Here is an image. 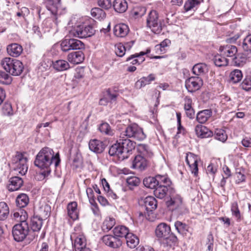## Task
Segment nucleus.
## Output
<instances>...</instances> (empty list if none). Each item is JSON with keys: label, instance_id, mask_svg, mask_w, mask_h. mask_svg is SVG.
I'll return each instance as SVG.
<instances>
[{"label": "nucleus", "instance_id": "0e129e2a", "mask_svg": "<svg viewBox=\"0 0 251 251\" xmlns=\"http://www.w3.org/2000/svg\"><path fill=\"white\" fill-rule=\"evenodd\" d=\"M146 12V8L144 7L141 8H137L133 10L132 14L133 16L136 18L143 16Z\"/></svg>", "mask_w": 251, "mask_h": 251}, {"label": "nucleus", "instance_id": "603ef678", "mask_svg": "<svg viewBox=\"0 0 251 251\" xmlns=\"http://www.w3.org/2000/svg\"><path fill=\"white\" fill-rule=\"evenodd\" d=\"M71 50H80L84 48V44L80 40L75 39H70Z\"/></svg>", "mask_w": 251, "mask_h": 251}, {"label": "nucleus", "instance_id": "f8f14e48", "mask_svg": "<svg viewBox=\"0 0 251 251\" xmlns=\"http://www.w3.org/2000/svg\"><path fill=\"white\" fill-rule=\"evenodd\" d=\"M199 159L197 155L193 153L188 152L186 156V162L188 165L192 174L197 176L198 174V161Z\"/></svg>", "mask_w": 251, "mask_h": 251}, {"label": "nucleus", "instance_id": "9d476101", "mask_svg": "<svg viewBox=\"0 0 251 251\" xmlns=\"http://www.w3.org/2000/svg\"><path fill=\"white\" fill-rule=\"evenodd\" d=\"M203 85V80L199 76H191L185 80V87L189 92L199 90Z\"/></svg>", "mask_w": 251, "mask_h": 251}, {"label": "nucleus", "instance_id": "b1692460", "mask_svg": "<svg viewBox=\"0 0 251 251\" xmlns=\"http://www.w3.org/2000/svg\"><path fill=\"white\" fill-rule=\"evenodd\" d=\"M115 11L119 13H123L127 9V2L126 0H115L113 4Z\"/></svg>", "mask_w": 251, "mask_h": 251}, {"label": "nucleus", "instance_id": "6e6552de", "mask_svg": "<svg viewBox=\"0 0 251 251\" xmlns=\"http://www.w3.org/2000/svg\"><path fill=\"white\" fill-rule=\"evenodd\" d=\"M147 26L155 34H159L162 30L161 21L156 11L151 10L147 18Z\"/></svg>", "mask_w": 251, "mask_h": 251}, {"label": "nucleus", "instance_id": "f257e3e1", "mask_svg": "<svg viewBox=\"0 0 251 251\" xmlns=\"http://www.w3.org/2000/svg\"><path fill=\"white\" fill-rule=\"evenodd\" d=\"M59 154L57 153L54 155V152L51 149L48 147L43 148L37 154L34 161L36 166L41 169H46L41 174L44 176H48L51 172L50 166L54 163L56 168L60 163Z\"/></svg>", "mask_w": 251, "mask_h": 251}, {"label": "nucleus", "instance_id": "2f4dec72", "mask_svg": "<svg viewBox=\"0 0 251 251\" xmlns=\"http://www.w3.org/2000/svg\"><path fill=\"white\" fill-rule=\"evenodd\" d=\"M113 233L114 236L118 237H125L129 233V230L127 227L124 226H116L113 229Z\"/></svg>", "mask_w": 251, "mask_h": 251}, {"label": "nucleus", "instance_id": "2eb2a0df", "mask_svg": "<svg viewBox=\"0 0 251 251\" xmlns=\"http://www.w3.org/2000/svg\"><path fill=\"white\" fill-rule=\"evenodd\" d=\"M24 181L19 176L11 177L9 180L8 189L10 191H14L19 190L23 185Z\"/></svg>", "mask_w": 251, "mask_h": 251}, {"label": "nucleus", "instance_id": "864d4df0", "mask_svg": "<svg viewBox=\"0 0 251 251\" xmlns=\"http://www.w3.org/2000/svg\"><path fill=\"white\" fill-rule=\"evenodd\" d=\"M12 82V77L3 71H0V83L8 85Z\"/></svg>", "mask_w": 251, "mask_h": 251}, {"label": "nucleus", "instance_id": "c03bdc74", "mask_svg": "<svg viewBox=\"0 0 251 251\" xmlns=\"http://www.w3.org/2000/svg\"><path fill=\"white\" fill-rule=\"evenodd\" d=\"M137 150L139 152L146 157H151L153 155L152 152L150 150L149 147L145 144H139Z\"/></svg>", "mask_w": 251, "mask_h": 251}, {"label": "nucleus", "instance_id": "49530a36", "mask_svg": "<svg viewBox=\"0 0 251 251\" xmlns=\"http://www.w3.org/2000/svg\"><path fill=\"white\" fill-rule=\"evenodd\" d=\"M143 184L145 186L151 189H155L157 186L155 176L145 178L143 180Z\"/></svg>", "mask_w": 251, "mask_h": 251}, {"label": "nucleus", "instance_id": "de8ad7c7", "mask_svg": "<svg viewBox=\"0 0 251 251\" xmlns=\"http://www.w3.org/2000/svg\"><path fill=\"white\" fill-rule=\"evenodd\" d=\"M150 51V50H147V52L141 51L139 53H135L131 55L127 58L126 61H130L132 59L137 58L138 61V65H139L145 61V58L143 56L149 53Z\"/></svg>", "mask_w": 251, "mask_h": 251}, {"label": "nucleus", "instance_id": "09e8293b", "mask_svg": "<svg viewBox=\"0 0 251 251\" xmlns=\"http://www.w3.org/2000/svg\"><path fill=\"white\" fill-rule=\"evenodd\" d=\"M175 226L177 232L181 234H186L188 231V226L181 222L176 221L175 222Z\"/></svg>", "mask_w": 251, "mask_h": 251}, {"label": "nucleus", "instance_id": "4468645a", "mask_svg": "<svg viewBox=\"0 0 251 251\" xmlns=\"http://www.w3.org/2000/svg\"><path fill=\"white\" fill-rule=\"evenodd\" d=\"M105 145L103 142L97 139H91L89 142V149L96 153H101L105 149Z\"/></svg>", "mask_w": 251, "mask_h": 251}, {"label": "nucleus", "instance_id": "dca6fc26", "mask_svg": "<svg viewBox=\"0 0 251 251\" xmlns=\"http://www.w3.org/2000/svg\"><path fill=\"white\" fill-rule=\"evenodd\" d=\"M147 165V160L141 155L136 156L132 162V168L138 169L140 171L145 170Z\"/></svg>", "mask_w": 251, "mask_h": 251}, {"label": "nucleus", "instance_id": "423d86ee", "mask_svg": "<svg viewBox=\"0 0 251 251\" xmlns=\"http://www.w3.org/2000/svg\"><path fill=\"white\" fill-rule=\"evenodd\" d=\"M96 30L92 25H81L73 27L69 32L70 37L87 38L94 35Z\"/></svg>", "mask_w": 251, "mask_h": 251}, {"label": "nucleus", "instance_id": "bb28decb", "mask_svg": "<svg viewBox=\"0 0 251 251\" xmlns=\"http://www.w3.org/2000/svg\"><path fill=\"white\" fill-rule=\"evenodd\" d=\"M9 54L13 57L19 56L23 51L22 47L18 44H12L7 48Z\"/></svg>", "mask_w": 251, "mask_h": 251}, {"label": "nucleus", "instance_id": "6ab92c4d", "mask_svg": "<svg viewBox=\"0 0 251 251\" xmlns=\"http://www.w3.org/2000/svg\"><path fill=\"white\" fill-rule=\"evenodd\" d=\"M195 132L198 137L201 138H208L213 135V132L206 126L198 125L195 127Z\"/></svg>", "mask_w": 251, "mask_h": 251}, {"label": "nucleus", "instance_id": "20e7f679", "mask_svg": "<svg viewBox=\"0 0 251 251\" xmlns=\"http://www.w3.org/2000/svg\"><path fill=\"white\" fill-rule=\"evenodd\" d=\"M121 138L130 140L133 138L139 141H142L146 138V135L143 129L136 124L128 125L124 130L120 131L118 135Z\"/></svg>", "mask_w": 251, "mask_h": 251}, {"label": "nucleus", "instance_id": "4d7b16f0", "mask_svg": "<svg viewBox=\"0 0 251 251\" xmlns=\"http://www.w3.org/2000/svg\"><path fill=\"white\" fill-rule=\"evenodd\" d=\"M235 175L236 177L235 182L236 183L239 184L245 181L246 176L244 175V171H241L240 169H237Z\"/></svg>", "mask_w": 251, "mask_h": 251}, {"label": "nucleus", "instance_id": "f3484780", "mask_svg": "<svg viewBox=\"0 0 251 251\" xmlns=\"http://www.w3.org/2000/svg\"><path fill=\"white\" fill-rule=\"evenodd\" d=\"M68 60L74 64L81 63L84 59V55L81 51L71 52L68 55Z\"/></svg>", "mask_w": 251, "mask_h": 251}, {"label": "nucleus", "instance_id": "aec40b11", "mask_svg": "<svg viewBox=\"0 0 251 251\" xmlns=\"http://www.w3.org/2000/svg\"><path fill=\"white\" fill-rule=\"evenodd\" d=\"M113 30L114 33L116 36L124 37L127 35L129 30L126 25L119 24L114 26Z\"/></svg>", "mask_w": 251, "mask_h": 251}, {"label": "nucleus", "instance_id": "6e6d98bb", "mask_svg": "<svg viewBox=\"0 0 251 251\" xmlns=\"http://www.w3.org/2000/svg\"><path fill=\"white\" fill-rule=\"evenodd\" d=\"M227 135L223 130H217L215 134V138L222 142H225L227 139Z\"/></svg>", "mask_w": 251, "mask_h": 251}, {"label": "nucleus", "instance_id": "5fc2aeb1", "mask_svg": "<svg viewBox=\"0 0 251 251\" xmlns=\"http://www.w3.org/2000/svg\"><path fill=\"white\" fill-rule=\"evenodd\" d=\"M115 53L119 57H123L126 51V48H125L124 44L122 43H119L115 45Z\"/></svg>", "mask_w": 251, "mask_h": 251}, {"label": "nucleus", "instance_id": "c85d7f7f", "mask_svg": "<svg viewBox=\"0 0 251 251\" xmlns=\"http://www.w3.org/2000/svg\"><path fill=\"white\" fill-rule=\"evenodd\" d=\"M77 206V203L75 201L69 203L67 206L68 216L74 220L78 218Z\"/></svg>", "mask_w": 251, "mask_h": 251}, {"label": "nucleus", "instance_id": "7c9ffc66", "mask_svg": "<svg viewBox=\"0 0 251 251\" xmlns=\"http://www.w3.org/2000/svg\"><path fill=\"white\" fill-rule=\"evenodd\" d=\"M125 238L127 246L131 249L135 248L139 243L137 236L132 233L129 232Z\"/></svg>", "mask_w": 251, "mask_h": 251}, {"label": "nucleus", "instance_id": "a211bd4d", "mask_svg": "<svg viewBox=\"0 0 251 251\" xmlns=\"http://www.w3.org/2000/svg\"><path fill=\"white\" fill-rule=\"evenodd\" d=\"M144 208L148 213L155 210L157 206V202L156 199L151 196L147 197L144 200Z\"/></svg>", "mask_w": 251, "mask_h": 251}, {"label": "nucleus", "instance_id": "052dcab7", "mask_svg": "<svg viewBox=\"0 0 251 251\" xmlns=\"http://www.w3.org/2000/svg\"><path fill=\"white\" fill-rule=\"evenodd\" d=\"M240 87L247 91L251 89V79L246 78L240 84Z\"/></svg>", "mask_w": 251, "mask_h": 251}, {"label": "nucleus", "instance_id": "c9c22d12", "mask_svg": "<svg viewBox=\"0 0 251 251\" xmlns=\"http://www.w3.org/2000/svg\"><path fill=\"white\" fill-rule=\"evenodd\" d=\"M50 207L48 204L42 205L38 210V217L42 219H47L50 214Z\"/></svg>", "mask_w": 251, "mask_h": 251}, {"label": "nucleus", "instance_id": "9b49d317", "mask_svg": "<svg viewBox=\"0 0 251 251\" xmlns=\"http://www.w3.org/2000/svg\"><path fill=\"white\" fill-rule=\"evenodd\" d=\"M166 204L170 210H176L182 205V199L179 195L173 193L170 194L169 198H167Z\"/></svg>", "mask_w": 251, "mask_h": 251}, {"label": "nucleus", "instance_id": "473e14b6", "mask_svg": "<svg viewBox=\"0 0 251 251\" xmlns=\"http://www.w3.org/2000/svg\"><path fill=\"white\" fill-rule=\"evenodd\" d=\"M43 219L38 216H33L31 219L30 226L34 232L39 231L42 226Z\"/></svg>", "mask_w": 251, "mask_h": 251}, {"label": "nucleus", "instance_id": "680f3d73", "mask_svg": "<svg viewBox=\"0 0 251 251\" xmlns=\"http://www.w3.org/2000/svg\"><path fill=\"white\" fill-rule=\"evenodd\" d=\"M246 58L241 55H237L233 58L235 64L237 66H243L246 62Z\"/></svg>", "mask_w": 251, "mask_h": 251}, {"label": "nucleus", "instance_id": "0eeeda50", "mask_svg": "<svg viewBox=\"0 0 251 251\" xmlns=\"http://www.w3.org/2000/svg\"><path fill=\"white\" fill-rule=\"evenodd\" d=\"M27 158L21 153L17 152L13 157L11 161L12 166L17 174L25 175L28 169Z\"/></svg>", "mask_w": 251, "mask_h": 251}, {"label": "nucleus", "instance_id": "ea45409f", "mask_svg": "<svg viewBox=\"0 0 251 251\" xmlns=\"http://www.w3.org/2000/svg\"><path fill=\"white\" fill-rule=\"evenodd\" d=\"M157 186H170L172 183L167 176L158 175L155 176Z\"/></svg>", "mask_w": 251, "mask_h": 251}, {"label": "nucleus", "instance_id": "a18cd8bd", "mask_svg": "<svg viewBox=\"0 0 251 251\" xmlns=\"http://www.w3.org/2000/svg\"><path fill=\"white\" fill-rule=\"evenodd\" d=\"M99 129L100 132L105 135L112 136L114 134V131L111 129L109 125L106 123L101 124Z\"/></svg>", "mask_w": 251, "mask_h": 251}, {"label": "nucleus", "instance_id": "3c124183", "mask_svg": "<svg viewBox=\"0 0 251 251\" xmlns=\"http://www.w3.org/2000/svg\"><path fill=\"white\" fill-rule=\"evenodd\" d=\"M115 224V221L114 218L110 217L106 218L103 223L102 229L104 231H108L114 226Z\"/></svg>", "mask_w": 251, "mask_h": 251}, {"label": "nucleus", "instance_id": "a878e982", "mask_svg": "<svg viewBox=\"0 0 251 251\" xmlns=\"http://www.w3.org/2000/svg\"><path fill=\"white\" fill-rule=\"evenodd\" d=\"M220 51L223 55L227 57H233L237 52V48L232 45H226L221 47Z\"/></svg>", "mask_w": 251, "mask_h": 251}, {"label": "nucleus", "instance_id": "1a4fd4ad", "mask_svg": "<svg viewBox=\"0 0 251 251\" xmlns=\"http://www.w3.org/2000/svg\"><path fill=\"white\" fill-rule=\"evenodd\" d=\"M29 226L25 223L15 225L12 228V235L15 241L22 242L29 233Z\"/></svg>", "mask_w": 251, "mask_h": 251}, {"label": "nucleus", "instance_id": "f03ea898", "mask_svg": "<svg viewBox=\"0 0 251 251\" xmlns=\"http://www.w3.org/2000/svg\"><path fill=\"white\" fill-rule=\"evenodd\" d=\"M135 148V143L131 140L122 139L118 137L116 143L109 150L110 156H116L119 160L128 158V153Z\"/></svg>", "mask_w": 251, "mask_h": 251}, {"label": "nucleus", "instance_id": "412c9836", "mask_svg": "<svg viewBox=\"0 0 251 251\" xmlns=\"http://www.w3.org/2000/svg\"><path fill=\"white\" fill-rule=\"evenodd\" d=\"M231 215L237 222H240L243 219V216L239 208L237 201H233L230 204Z\"/></svg>", "mask_w": 251, "mask_h": 251}, {"label": "nucleus", "instance_id": "bf43d9fd", "mask_svg": "<svg viewBox=\"0 0 251 251\" xmlns=\"http://www.w3.org/2000/svg\"><path fill=\"white\" fill-rule=\"evenodd\" d=\"M60 47L63 52H67L71 50L70 39L63 40L61 43Z\"/></svg>", "mask_w": 251, "mask_h": 251}, {"label": "nucleus", "instance_id": "5701e85b", "mask_svg": "<svg viewBox=\"0 0 251 251\" xmlns=\"http://www.w3.org/2000/svg\"><path fill=\"white\" fill-rule=\"evenodd\" d=\"M155 79V75L151 74L147 76H144L136 81L135 86L137 89H141L147 85L150 84Z\"/></svg>", "mask_w": 251, "mask_h": 251}, {"label": "nucleus", "instance_id": "338daca9", "mask_svg": "<svg viewBox=\"0 0 251 251\" xmlns=\"http://www.w3.org/2000/svg\"><path fill=\"white\" fill-rule=\"evenodd\" d=\"M207 242L206 245L207 246V250L206 251H213V237L212 234L210 233L207 237Z\"/></svg>", "mask_w": 251, "mask_h": 251}, {"label": "nucleus", "instance_id": "79ce46f5", "mask_svg": "<svg viewBox=\"0 0 251 251\" xmlns=\"http://www.w3.org/2000/svg\"><path fill=\"white\" fill-rule=\"evenodd\" d=\"M91 14L93 17L99 20H102L106 17L105 12L98 7L92 8L91 10Z\"/></svg>", "mask_w": 251, "mask_h": 251}, {"label": "nucleus", "instance_id": "4be33fe9", "mask_svg": "<svg viewBox=\"0 0 251 251\" xmlns=\"http://www.w3.org/2000/svg\"><path fill=\"white\" fill-rule=\"evenodd\" d=\"M46 3L49 10L53 14H57L58 10L61 7V0H46Z\"/></svg>", "mask_w": 251, "mask_h": 251}, {"label": "nucleus", "instance_id": "13d9d810", "mask_svg": "<svg viewBox=\"0 0 251 251\" xmlns=\"http://www.w3.org/2000/svg\"><path fill=\"white\" fill-rule=\"evenodd\" d=\"M2 113L4 115H11L12 114V106L9 103H5L2 108Z\"/></svg>", "mask_w": 251, "mask_h": 251}, {"label": "nucleus", "instance_id": "e2e57ef3", "mask_svg": "<svg viewBox=\"0 0 251 251\" xmlns=\"http://www.w3.org/2000/svg\"><path fill=\"white\" fill-rule=\"evenodd\" d=\"M98 3L100 7L105 9H108L112 6L111 0H98Z\"/></svg>", "mask_w": 251, "mask_h": 251}, {"label": "nucleus", "instance_id": "8fccbe9b", "mask_svg": "<svg viewBox=\"0 0 251 251\" xmlns=\"http://www.w3.org/2000/svg\"><path fill=\"white\" fill-rule=\"evenodd\" d=\"M242 47L244 51L251 52V34L247 35L244 39Z\"/></svg>", "mask_w": 251, "mask_h": 251}, {"label": "nucleus", "instance_id": "f704fd0d", "mask_svg": "<svg viewBox=\"0 0 251 251\" xmlns=\"http://www.w3.org/2000/svg\"><path fill=\"white\" fill-rule=\"evenodd\" d=\"M200 4V1L198 0H187L185 1L183 7L185 12L195 11Z\"/></svg>", "mask_w": 251, "mask_h": 251}, {"label": "nucleus", "instance_id": "58836bf2", "mask_svg": "<svg viewBox=\"0 0 251 251\" xmlns=\"http://www.w3.org/2000/svg\"><path fill=\"white\" fill-rule=\"evenodd\" d=\"M243 77V74L240 70L236 69L232 71L229 75L230 82L233 83L239 82Z\"/></svg>", "mask_w": 251, "mask_h": 251}, {"label": "nucleus", "instance_id": "c756f323", "mask_svg": "<svg viewBox=\"0 0 251 251\" xmlns=\"http://www.w3.org/2000/svg\"><path fill=\"white\" fill-rule=\"evenodd\" d=\"M192 71L197 75H201L208 72V68L204 63H198L193 66Z\"/></svg>", "mask_w": 251, "mask_h": 251}, {"label": "nucleus", "instance_id": "72a5a7b5", "mask_svg": "<svg viewBox=\"0 0 251 251\" xmlns=\"http://www.w3.org/2000/svg\"><path fill=\"white\" fill-rule=\"evenodd\" d=\"M16 205L20 208H23L27 206L29 203L28 196L25 193H21L18 195L16 200Z\"/></svg>", "mask_w": 251, "mask_h": 251}, {"label": "nucleus", "instance_id": "ddd939ff", "mask_svg": "<svg viewBox=\"0 0 251 251\" xmlns=\"http://www.w3.org/2000/svg\"><path fill=\"white\" fill-rule=\"evenodd\" d=\"M102 242L112 248H117L122 245V242L118 238L111 235H106L102 237Z\"/></svg>", "mask_w": 251, "mask_h": 251}, {"label": "nucleus", "instance_id": "69168bd1", "mask_svg": "<svg viewBox=\"0 0 251 251\" xmlns=\"http://www.w3.org/2000/svg\"><path fill=\"white\" fill-rule=\"evenodd\" d=\"M127 184L130 186H138L140 182V179L135 176H131L126 179Z\"/></svg>", "mask_w": 251, "mask_h": 251}, {"label": "nucleus", "instance_id": "39448f33", "mask_svg": "<svg viewBox=\"0 0 251 251\" xmlns=\"http://www.w3.org/2000/svg\"><path fill=\"white\" fill-rule=\"evenodd\" d=\"M0 64L7 73L14 76L20 75L24 68L23 63L21 61L10 57L2 59Z\"/></svg>", "mask_w": 251, "mask_h": 251}, {"label": "nucleus", "instance_id": "774afa93", "mask_svg": "<svg viewBox=\"0 0 251 251\" xmlns=\"http://www.w3.org/2000/svg\"><path fill=\"white\" fill-rule=\"evenodd\" d=\"M84 76L83 70L81 69H78L76 70V72L75 74L73 81L78 82V80L82 78Z\"/></svg>", "mask_w": 251, "mask_h": 251}, {"label": "nucleus", "instance_id": "e433bc0d", "mask_svg": "<svg viewBox=\"0 0 251 251\" xmlns=\"http://www.w3.org/2000/svg\"><path fill=\"white\" fill-rule=\"evenodd\" d=\"M74 248L75 251L86 248V241L83 235H79L75 238L74 242Z\"/></svg>", "mask_w": 251, "mask_h": 251}, {"label": "nucleus", "instance_id": "393cba45", "mask_svg": "<svg viewBox=\"0 0 251 251\" xmlns=\"http://www.w3.org/2000/svg\"><path fill=\"white\" fill-rule=\"evenodd\" d=\"M212 114V112L211 109L203 110L197 113L196 119L199 123L203 124L208 120Z\"/></svg>", "mask_w": 251, "mask_h": 251}, {"label": "nucleus", "instance_id": "4c0bfd02", "mask_svg": "<svg viewBox=\"0 0 251 251\" xmlns=\"http://www.w3.org/2000/svg\"><path fill=\"white\" fill-rule=\"evenodd\" d=\"M9 208L7 204L4 202H0V221H4L8 217Z\"/></svg>", "mask_w": 251, "mask_h": 251}, {"label": "nucleus", "instance_id": "cd10ccee", "mask_svg": "<svg viewBox=\"0 0 251 251\" xmlns=\"http://www.w3.org/2000/svg\"><path fill=\"white\" fill-rule=\"evenodd\" d=\"M53 68L59 72L67 70L70 68L69 63L64 60H58L52 62Z\"/></svg>", "mask_w": 251, "mask_h": 251}, {"label": "nucleus", "instance_id": "7ed1b4c3", "mask_svg": "<svg viewBox=\"0 0 251 251\" xmlns=\"http://www.w3.org/2000/svg\"><path fill=\"white\" fill-rule=\"evenodd\" d=\"M155 235L156 237L163 241L169 246H172L177 243V237L172 232L170 226L167 224L161 223L156 227Z\"/></svg>", "mask_w": 251, "mask_h": 251}, {"label": "nucleus", "instance_id": "a19ab883", "mask_svg": "<svg viewBox=\"0 0 251 251\" xmlns=\"http://www.w3.org/2000/svg\"><path fill=\"white\" fill-rule=\"evenodd\" d=\"M168 191V186H157L154 190V195L159 199L164 198Z\"/></svg>", "mask_w": 251, "mask_h": 251}, {"label": "nucleus", "instance_id": "37998d69", "mask_svg": "<svg viewBox=\"0 0 251 251\" xmlns=\"http://www.w3.org/2000/svg\"><path fill=\"white\" fill-rule=\"evenodd\" d=\"M213 60L215 65L218 67L226 66L228 63V60L224 56L222 53L215 55Z\"/></svg>", "mask_w": 251, "mask_h": 251}]
</instances>
